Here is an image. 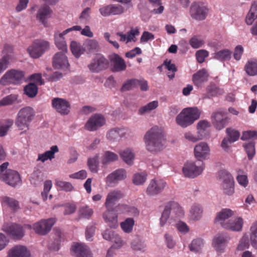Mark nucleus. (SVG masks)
<instances>
[{"label": "nucleus", "instance_id": "nucleus-10", "mask_svg": "<svg viewBox=\"0 0 257 257\" xmlns=\"http://www.w3.org/2000/svg\"><path fill=\"white\" fill-rule=\"evenodd\" d=\"M81 26L76 25L68 28L62 33L56 32L54 34L55 43L58 49L63 52H67V46L64 36L73 31H80Z\"/></svg>", "mask_w": 257, "mask_h": 257}, {"label": "nucleus", "instance_id": "nucleus-48", "mask_svg": "<svg viewBox=\"0 0 257 257\" xmlns=\"http://www.w3.org/2000/svg\"><path fill=\"white\" fill-rule=\"evenodd\" d=\"M131 248L135 251L145 252L147 249V245L144 240L137 238L132 242Z\"/></svg>", "mask_w": 257, "mask_h": 257}, {"label": "nucleus", "instance_id": "nucleus-11", "mask_svg": "<svg viewBox=\"0 0 257 257\" xmlns=\"http://www.w3.org/2000/svg\"><path fill=\"white\" fill-rule=\"evenodd\" d=\"M167 186L166 182L162 179H152L146 189V194L149 196H156L162 192Z\"/></svg>", "mask_w": 257, "mask_h": 257}, {"label": "nucleus", "instance_id": "nucleus-35", "mask_svg": "<svg viewBox=\"0 0 257 257\" xmlns=\"http://www.w3.org/2000/svg\"><path fill=\"white\" fill-rule=\"evenodd\" d=\"M213 58L221 62L229 61L232 56V52L229 49H223L215 52Z\"/></svg>", "mask_w": 257, "mask_h": 257}, {"label": "nucleus", "instance_id": "nucleus-56", "mask_svg": "<svg viewBox=\"0 0 257 257\" xmlns=\"http://www.w3.org/2000/svg\"><path fill=\"white\" fill-rule=\"evenodd\" d=\"M249 246L248 236L244 234L239 241L238 244L236 247L237 251H242L248 248Z\"/></svg>", "mask_w": 257, "mask_h": 257}, {"label": "nucleus", "instance_id": "nucleus-8", "mask_svg": "<svg viewBox=\"0 0 257 257\" xmlns=\"http://www.w3.org/2000/svg\"><path fill=\"white\" fill-rule=\"evenodd\" d=\"M208 12L207 7L201 3H193L190 8L191 17L196 21L204 20L207 18Z\"/></svg>", "mask_w": 257, "mask_h": 257}, {"label": "nucleus", "instance_id": "nucleus-21", "mask_svg": "<svg viewBox=\"0 0 257 257\" xmlns=\"http://www.w3.org/2000/svg\"><path fill=\"white\" fill-rule=\"evenodd\" d=\"M194 154L196 160L203 161L207 159L210 154V149L208 144L204 142L197 144L194 148Z\"/></svg>", "mask_w": 257, "mask_h": 257}, {"label": "nucleus", "instance_id": "nucleus-62", "mask_svg": "<svg viewBox=\"0 0 257 257\" xmlns=\"http://www.w3.org/2000/svg\"><path fill=\"white\" fill-rule=\"evenodd\" d=\"M184 136L187 140L192 143H195L203 139L202 137L198 134H197V135H195L190 132L185 133Z\"/></svg>", "mask_w": 257, "mask_h": 257}, {"label": "nucleus", "instance_id": "nucleus-27", "mask_svg": "<svg viewBox=\"0 0 257 257\" xmlns=\"http://www.w3.org/2000/svg\"><path fill=\"white\" fill-rule=\"evenodd\" d=\"M233 215V212L230 209H223L219 212L215 218V220L219 223L222 227L225 228L229 220V218Z\"/></svg>", "mask_w": 257, "mask_h": 257}, {"label": "nucleus", "instance_id": "nucleus-5", "mask_svg": "<svg viewBox=\"0 0 257 257\" xmlns=\"http://www.w3.org/2000/svg\"><path fill=\"white\" fill-rule=\"evenodd\" d=\"M205 169V163L202 160L188 161L182 168L183 173L186 177L194 178L201 175Z\"/></svg>", "mask_w": 257, "mask_h": 257}, {"label": "nucleus", "instance_id": "nucleus-24", "mask_svg": "<svg viewBox=\"0 0 257 257\" xmlns=\"http://www.w3.org/2000/svg\"><path fill=\"white\" fill-rule=\"evenodd\" d=\"M12 47L9 45H6L3 51L4 55L0 59V75L8 68L10 60L12 58Z\"/></svg>", "mask_w": 257, "mask_h": 257}, {"label": "nucleus", "instance_id": "nucleus-18", "mask_svg": "<svg viewBox=\"0 0 257 257\" xmlns=\"http://www.w3.org/2000/svg\"><path fill=\"white\" fill-rule=\"evenodd\" d=\"M55 222L54 218L42 220L33 224V228L37 234L45 235L48 233Z\"/></svg>", "mask_w": 257, "mask_h": 257}, {"label": "nucleus", "instance_id": "nucleus-46", "mask_svg": "<svg viewBox=\"0 0 257 257\" xmlns=\"http://www.w3.org/2000/svg\"><path fill=\"white\" fill-rule=\"evenodd\" d=\"M164 67L170 72L168 74V76L170 79H173L175 76V72L177 71V67L175 65L171 62L170 60H166L163 62V64L158 67L160 70Z\"/></svg>", "mask_w": 257, "mask_h": 257}, {"label": "nucleus", "instance_id": "nucleus-16", "mask_svg": "<svg viewBox=\"0 0 257 257\" xmlns=\"http://www.w3.org/2000/svg\"><path fill=\"white\" fill-rule=\"evenodd\" d=\"M230 237L226 233H218L214 236L212 240V246L219 253L225 252Z\"/></svg>", "mask_w": 257, "mask_h": 257}, {"label": "nucleus", "instance_id": "nucleus-43", "mask_svg": "<svg viewBox=\"0 0 257 257\" xmlns=\"http://www.w3.org/2000/svg\"><path fill=\"white\" fill-rule=\"evenodd\" d=\"M257 18V2H254L251 5L250 10L247 14L245 22L248 25L252 24L254 20Z\"/></svg>", "mask_w": 257, "mask_h": 257}, {"label": "nucleus", "instance_id": "nucleus-40", "mask_svg": "<svg viewBox=\"0 0 257 257\" xmlns=\"http://www.w3.org/2000/svg\"><path fill=\"white\" fill-rule=\"evenodd\" d=\"M171 213H175L177 216L181 217L184 215V211L179 203L175 201H170L167 204Z\"/></svg>", "mask_w": 257, "mask_h": 257}, {"label": "nucleus", "instance_id": "nucleus-14", "mask_svg": "<svg viewBox=\"0 0 257 257\" xmlns=\"http://www.w3.org/2000/svg\"><path fill=\"white\" fill-rule=\"evenodd\" d=\"M108 65V60L103 55L97 54L88 65V68L91 72L97 73L106 68Z\"/></svg>", "mask_w": 257, "mask_h": 257}, {"label": "nucleus", "instance_id": "nucleus-44", "mask_svg": "<svg viewBox=\"0 0 257 257\" xmlns=\"http://www.w3.org/2000/svg\"><path fill=\"white\" fill-rule=\"evenodd\" d=\"M210 126V123L207 120L203 119L199 121L196 126L197 134L203 138L206 134V132Z\"/></svg>", "mask_w": 257, "mask_h": 257}, {"label": "nucleus", "instance_id": "nucleus-1", "mask_svg": "<svg viewBox=\"0 0 257 257\" xmlns=\"http://www.w3.org/2000/svg\"><path fill=\"white\" fill-rule=\"evenodd\" d=\"M145 146L150 152H158L165 147L166 140L162 129L154 126L148 131L144 137Z\"/></svg>", "mask_w": 257, "mask_h": 257}, {"label": "nucleus", "instance_id": "nucleus-25", "mask_svg": "<svg viewBox=\"0 0 257 257\" xmlns=\"http://www.w3.org/2000/svg\"><path fill=\"white\" fill-rule=\"evenodd\" d=\"M52 105L58 112L62 114H67L70 111V106L69 102L62 98H53L52 100Z\"/></svg>", "mask_w": 257, "mask_h": 257}, {"label": "nucleus", "instance_id": "nucleus-47", "mask_svg": "<svg viewBox=\"0 0 257 257\" xmlns=\"http://www.w3.org/2000/svg\"><path fill=\"white\" fill-rule=\"evenodd\" d=\"M99 154H96L94 157L88 159L87 165L90 171L93 173L98 172L99 167Z\"/></svg>", "mask_w": 257, "mask_h": 257}, {"label": "nucleus", "instance_id": "nucleus-12", "mask_svg": "<svg viewBox=\"0 0 257 257\" xmlns=\"http://www.w3.org/2000/svg\"><path fill=\"white\" fill-rule=\"evenodd\" d=\"M211 120L214 127L218 131L224 128L228 122V119L225 112L221 109L212 112Z\"/></svg>", "mask_w": 257, "mask_h": 257}, {"label": "nucleus", "instance_id": "nucleus-3", "mask_svg": "<svg viewBox=\"0 0 257 257\" xmlns=\"http://www.w3.org/2000/svg\"><path fill=\"white\" fill-rule=\"evenodd\" d=\"M201 111L197 107L184 108L176 117L177 124L183 128L192 125L200 116Z\"/></svg>", "mask_w": 257, "mask_h": 257}, {"label": "nucleus", "instance_id": "nucleus-20", "mask_svg": "<svg viewBox=\"0 0 257 257\" xmlns=\"http://www.w3.org/2000/svg\"><path fill=\"white\" fill-rule=\"evenodd\" d=\"M0 179L13 187L19 185L21 183L19 174L12 170H8L6 171L5 173L0 174Z\"/></svg>", "mask_w": 257, "mask_h": 257}, {"label": "nucleus", "instance_id": "nucleus-57", "mask_svg": "<svg viewBox=\"0 0 257 257\" xmlns=\"http://www.w3.org/2000/svg\"><path fill=\"white\" fill-rule=\"evenodd\" d=\"M244 149L247 154L248 158L251 160L255 154V144L253 141H251L244 145Z\"/></svg>", "mask_w": 257, "mask_h": 257}, {"label": "nucleus", "instance_id": "nucleus-32", "mask_svg": "<svg viewBox=\"0 0 257 257\" xmlns=\"http://www.w3.org/2000/svg\"><path fill=\"white\" fill-rule=\"evenodd\" d=\"M59 152V149L57 146H52L50 149L46 151L44 153L39 154L37 159V161H41L44 163L48 160H52L55 158V154Z\"/></svg>", "mask_w": 257, "mask_h": 257}, {"label": "nucleus", "instance_id": "nucleus-45", "mask_svg": "<svg viewBox=\"0 0 257 257\" xmlns=\"http://www.w3.org/2000/svg\"><path fill=\"white\" fill-rule=\"evenodd\" d=\"M84 46L85 49L90 53L97 52L100 49L98 41L95 39H87Z\"/></svg>", "mask_w": 257, "mask_h": 257}, {"label": "nucleus", "instance_id": "nucleus-53", "mask_svg": "<svg viewBox=\"0 0 257 257\" xmlns=\"http://www.w3.org/2000/svg\"><path fill=\"white\" fill-rule=\"evenodd\" d=\"M13 124V120L12 119L5 120L0 122V137L6 135L8 130Z\"/></svg>", "mask_w": 257, "mask_h": 257}, {"label": "nucleus", "instance_id": "nucleus-28", "mask_svg": "<svg viewBox=\"0 0 257 257\" xmlns=\"http://www.w3.org/2000/svg\"><path fill=\"white\" fill-rule=\"evenodd\" d=\"M30 253L23 245H16L9 250L7 257H30Z\"/></svg>", "mask_w": 257, "mask_h": 257}, {"label": "nucleus", "instance_id": "nucleus-15", "mask_svg": "<svg viewBox=\"0 0 257 257\" xmlns=\"http://www.w3.org/2000/svg\"><path fill=\"white\" fill-rule=\"evenodd\" d=\"M2 229L12 238L15 239L22 238L25 234L23 227L20 225L14 223H5L3 226Z\"/></svg>", "mask_w": 257, "mask_h": 257}, {"label": "nucleus", "instance_id": "nucleus-63", "mask_svg": "<svg viewBox=\"0 0 257 257\" xmlns=\"http://www.w3.org/2000/svg\"><path fill=\"white\" fill-rule=\"evenodd\" d=\"M139 30L138 28H131V30L127 33V42H136L137 39L136 36L139 35Z\"/></svg>", "mask_w": 257, "mask_h": 257}, {"label": "nucleus", "instance_id": "nucleus-38", "mask_svg": "<svg viewBox=\"0 0 257 257\" xmlns=\"http://www.w3.org/2000/svg\"><path fill=\"white\" fill-rule=\"evenodd\" d=\"M244 70L249 76L257 75V59H252L248 60L244 66Z\"/></svg>", "mask_w": 257, "mask_h": 257}, {"label": "nucleus", "instance_id": "nucleus-31", "mask_svg": "<svg viewBox=\"0 0 257 257\" xmlns=\"http://www.w3.org/2000/svg\"><path fill=\"white\" fill-rule=\"evenodd\" d=\"M203 209L202 206L198 203L193 204L189 211V219L193 221L200 220L203 214Z\"/></svg>", "mask_w": 257, "mask_h": 257}, {"label": "nucleus", "instance_id": "nucleus-17", "mask_svg": "<svg viewBox=\"0 0 257 257\" xmlns=\"http://www.w3.org/2000/svg\"><path fill=\"white\" fill-rule=\"evenodd\" d=\"M71 251L74 257H93L89 247L82 242H74L71 245Z\"/></svg>", "mask_w": 257, "mask_h": 257}, {"label": "nucleus", "instance_id": "nucleus-59", "mask_svg": "<svg viewBox=\"0 0 257 257\" xmlns=\"http://www.w3.org/2000/svg\"><path fill=\"white\" fill-rule=\"evenodd\" d=\"M139 82V80L135 79L126 80L121 87V91H125L134 88Z\"/></svg>", "mask_w": 257, "mask_h": 257}, {"label": "nucleus", "instance_id": "nucleus-33", "mask_svg": "<svg viewBox=\"0 0 257 257\" xmlns=\"http://www.w3.org/2000/svg\"><path fill=\"white\" fill-rule=\"evenodd\" d=\"M52 13L50 8L47 5L41 6L38 10L36 18L43 24L46 22V20L48 19Z\"/></svg>", "mask_w": 257, "mask_h": 257}, {"label": "nucleus", "instance_id": "nucleus-9", "mask_svg": "<svg viewBox=\"0 0 257 257\" xmlns=\"http://www.w3.org/2000/svg\"><path fill=\"white\" fill-rule=\"evenodd\" d=\"M219 179L222 182V187L224 194L231 195L234 193V180L230 174L226 171L219 172Z\"/></svg>", "mask_w": 257, "mask_h": 257}, {"label": "nucleus", "instance_id": "nucleus-54", "mask_svg": "<svg viewBox=\"0 0 257 257\" xmlns=\"http://www.w3.org/2000/svg\"><path fill=\"white\" fill-rule=\"evenodd\" d=\"M70 49L73 54L78 58L83 53L84 50L81 48V45L76 41H72L70 44Z\"/></svg>", "mask_w": 257, "mask_h": 257}, {"label": "nucleus", "instance_id": "nucleus-6", "mask_svg": "<svg viewBox=\"0 0 257 257\" xmlns=\"http://www.w3.org/2000/svg\"><path fill=\"white\" fill-rule=\"evenodd\" d=\"M25 73L23 71L11 69L7 71L0 79V84L6 86L10 84L19 85L24 79Z\"/></svg>", "mask_w": 257, "mask_h": 257}, {"label": "nucleus", "instance_id": "nucleus-42", "mask_svg": "<svg viewBox=\"0 0 257 257\" xmlns=\"http://www.w3.org/2000/svg\"><path fill=\"white\" fill-rule=\"evenodd\" d=\"M204 242L202 239L197 238L192 240L189 245V248L190 251L194 252H199L201 251L204 246Z\"/></svg>", "mask_w": 257, "mask_h": 257}, {"label": "nucleus", "instance_id": "nucleus-55", "mask_svg": "<svg viewBox=\"0 0 257 257\" xmlns=\"http://www.w3.org/2000/svg\"><path fill=\"white\" fill-rule=\"evenodd\" d=\"M55 184L61 190L66 192L71 191L74 189L73 186L70 183L63 181L59 179L55 180Z\"/></svg>", "mask_w": 257, "mask_h": 257}, {"label": "nucleus", "instance_id": "nucleus-22", "mask_svg": "<svg viewBox=\"0 0 257 257\" xmlns=\"http://www.w3.org/2000/svg\"><path fill=\"white\" fill-rule=\"evenodd\" d=\"M105 123V119L102 115L95 114L89 118L85 127L89 131H94L103 125Z\"/></svg>", "mask_w": 257, "mask_h": 257}, {"label": "nucleus", "instance_id": "nucleus-2", "mask_svg": "<svg viewBox=\"0 0 257 257\" xmlns=\"http://www.w3.org/2000/svg\"><path fill=\"white\" fill-rule=\"evenodd\" d=\"M123 197L122 192L115 189L108 192L106 196L105 206L107 210L103 213V217L110 228L118 226L117 216L112 211L114 204Z\"/></svg>", "mask_w": 257, "mask_h": 257}, {"label": "nucleus", "instance_id": "nucleus-26", "mask_svg": "<svg viewBox=\"0 0 257 257\" xmlns=\"http://www.w3.org/2000/svg\"><path fill=\"white\" fill-rule=\"evenodd\" d=\"M65 52H58L53 58V66L56 69H65L68 67L69 64Z\"/></svg>", "mask_w": 257, "mask_h": 257}, {"label": "nucleus", "instance_id": "nucleus-52", "mask_svg": "<svg viewBox=\"0 0 257 257\" xmlns=\"http://www.w3.org/2000/svg\"><path fill=\"white\" fill-rule=\"evenodd\" d=\"M147 175L145 172L136 173L133 177V182L136 185H142L147 180Z\"/></svg>", "mask_w": 257, "mask_h": 257}, {"label": "nucleus", "instance_id": "nucleus-50", "mask_svg": "<svg viewBox=\"0 0 257 257\" xmlns=\"http://www.w3.org/2000/svg\"><path fill=\"white\" fill-rule=\"evenodd\" d=\"M158 106V101L157 100L153 101L140 107L138 110V113L143 115L149 113L156 109Z\"/></svg>", "mask_w": 257, "mask_h": 257}, {"label": "nucleus", "instance_id": "nucleus-13", "mask_svg": "<svg viewBox=\"0 0 257 257\" xmlns=\"http://www.w3.org/2000/svg\"><path fill=\"white\" fill-rule=\"evenodd\" d=\"M130 134V130L127 127H115L108 131L106 138L111 142H117L122 138H126Z\"/></svg>", "mask_w": 257, "mask_h": 257}, {"label": "nucleus", "instance_id": "nucleus-19", "mask_svg": "<svg viewBox=\"0 0 257 257\" xmlns=\"http://www.w3.org/2000/svg\"><path fill=\"white\" fill-rule=\"evenodd\" d=\"M127 176V173L123 168L117 169L108 174L105 178L107 184L116 185L124 180Z\"/></svg>", "mask_w": 257, "mask_h": 257}, {"label": "nucleus", "instance_id": "nucleus-30", "mask_svg": "<svg viewBox=\"0 0 257 257\" xmlns=\"http://www.w3.org/2000/svg\"><path fill=\"white\" fill-rule=\"evenodd\" d=\"M208 76V75L206 70L201 69L193 75V82L196 86L199 87L207 81Z\"/></svg>", "mask_w": 257, "mask_h": 257}, {"label": "nucleus", "instance_id": "nucleus-49", "mask_svg": "<svg viewBox=\"0 0 257 257\" xmlns=\"http://www.w3.org/2000/svg\"><path fill=\"white\" fill-rule=\"evenodd\" d=\"M135 225V220L132 218H127L120 223V227L123 232L130 233L133 230Z\"/></svg>", "mask_w": 257, "mask_h": 257}, {"label": "nucleus", "instance_id": "nucleus-34", "mask_svg": "<svg viewBox=\"0 0 257 257\" xmlns=\"http://www.w3.org/2000/svg\"><path fill=\"white\" fill-rule=\"evenodd\" d=\"M243 219L241 217H238L233 219H230L227 222L225 229L232 231H238L241 230L243 225Z\"/></svg>", "mask_w": 257, "mask_h": 257}, {"label": "nucleus", "instance_id": "nucleus-64", "mask_svg": "<svg viewBox=\"0 0 257 257\" xmlns=\"http://www.w3.org/2000/svg\"><path fill=\"white\" fill-rule=\"evenodd\" d=\"M204 44L202 39L197 36L193 37L190 40V44L194 49H197L201 47Z\"/></svg>", "mask_w": 257, "mask_h": 257}, {"label": "nucleus", "instance_id": "nucleus-61", "mask_svg": "<svg viewBox=\"0 0 257 257\" xmlns=\"http://www.w3.org/2000/svg\"><path fill=\"white\" fill-rule=\"evenodd\" d=\"M79 212L81 217L88 218L92 215L93 211L92 209L86 206L81 207L79 209Z\"/></svg>", "mask_w": 257, "mask_h": 257}, {"label": "nucleus", "instance_id": "nucleus-4", "mask_svg": "<svg viewBox=\"0 0 257 257\" xmlns=\"http://www.w3.org/2000/svg\"><path fill=\"white\" fill-rule=\"evenodd\" d=\"M35 115L34 109L30 106L21 108L18 112L16 119V124L20 130L28 128Z\"/></svg>", "mask_w": 257, "mask_h": 257}, {"label": "nucleus", "instance_id": "nucleus-23", "mask_svg": "<svg viewBox=\"0 0 257 257\" xmlns=\"http://www.w3.org/2000/svg\"><path fill=\"white\" fill-rule=\"evenodd\" d=\"M109 60L114 72H121L126 68V65L124 60L118 54L112 53L109 55Z\"/></svg>", "mask_w": 257, "mask_h": 257}, {"label": "nucleus", "instance_id": "nucleus-41", "mask_svg": "<svg viewBox=\"0 0 257 257\" xmlns=\"http://www.w3.org/2000/svg\"><path fill=\"white\" fill-rule=\"evenodd\" d=\"M19 95L16 94H11L7 95L0 100V107L11 105L16 103H19Z\"/></svg>", "mask_w": 257, "mask_h": 257}, {"label": "nucleus", "instance_id": "nucleus-39", "mask_svg": "<svg viewBox=\"0 0 257 257\" xmlns=\"http://www.w3.org/2000/svg\"><path fill=\"white\" fill-rule=\"evenodd\" d=\"M118 160V156L116 153L106 151L104 152L102 157V164L103 165H107L111 163L115 162Z\"/></svg>", "mask_w": 257, "mask_h": 257}, {"label": "nucleus", "instance_id": "nucleus-7", "mask_svg": "<svg viewBox=\"0 0 257 257\" xmlns=\"http://www.w3.org/2000/svg\"><path fill=\"white\" fill-rule=\"evenodd\" d=\"M50 48L48 41L44 40H36L27 48V52L33 58H38L41 57Z\"/></svg>", "mask_w": 257, "mask_h": 257}, {"label": "nucleus", "instance_id": "nucleus-60", "mask_svg": "<svg viewBox=\"0 0 257 257\" xmlns=\"http://www.w3.org/2000/svg\"><path fill=\"white\" fill-rule=\"evenodd\" d=\"M52 187V183L51 180H46L44 184V189L41 193L44 200L47 199L48 195Z\"/></svg>", "mask_w": 257, "mask_h": 257}, {"label": "nucleus", "instance_id": "nucleus-58", "mask_svg": "<svg viewBox=\"0 0 257 257\" xmlns=\"http://www.w3.org/2000/svg\"><path fill=\"white\" fill-rule=\"evenodd\" d=\"M226 133L227 136L226 138L230 140L231 142L234 143L236 142L238 140L240 136V134L238 131L230 128H226Z\"/></svg>", "mask_w": 257, "mask_h": 257}, {"label": "nucleus", "instance_id": "nucleus-51", "mask_svg": "<svg viewBox=\"0 0 257 257\" xmlns=\"http://www.w3.org/2000/svg\"><path fill=\"white\" fill-rule=\"evenodd\" d=\"M24 90L25 94L30 98L35 97L38 93V87L37 85L33 83H30L26 85Z\"/></svg>", "mask_w": 257, "mask_h": 257}, {"label": "nucleus", "instance_id": "nucleus-36", "mask_svg": "<svg viewBox=\"0 0 257 257\" xmlns=\"http://www.w3.org/2000/svg\"><path fill=\"white\" fill-rule=\"evenodd\" d=\"M1 202L2 206H9L14 210H16L19 208L18 201L14 198L8 196L2 197Z\"/></svg>", "mask_w": 257, "mask_h": 257}, {"label": "nucleus", "instance_id": "nucleus-37", "mask_svg": "<svg viewBox=\"0 0 257 257\" xmlns=\"http://www.w3.org/2000/svg\"><path fill=\"white\" fill-rule=\"evenodd\" d=\"M116 211H120L122 213L128 212L130 215L138 216L139 211L134 206H129L125 204H118L116 207Z\"/></svg>", "mask_w": 257, "mask_h": 257}, {"label": "nucleus", "instance_id": "nucleus-29", "mask_svg": "<svg viewBox=\"0 0 257 257\" xmlns=\"http://www.w3.org/2000/svg\"><path fill=\"white\" fill-rule=\"evenodd\" d=\"M118 153L121 159L127 165L131 166L133 164L135 154L132 149L127 148L120 150Z\"/></svg>", "mask_w": 257, "mask_h": 257}]
</instances>
